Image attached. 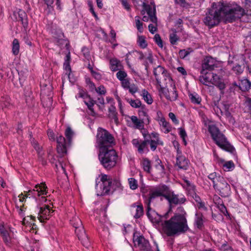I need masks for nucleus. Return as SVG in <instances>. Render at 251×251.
<instances>
[{
	"instance_id": "1",
	"label": "nucleus",
	"mask_w": 251,
	"mask_h": 251,
	"mask_svg": "<svg viewBox=\"0 0 251 251\" xmlns=\"http://www.w3.org/2000/svg\"><path fill=\"white\" fill-rule=\"evenodd\" d=\"M244 13V10L240 6L220 1L212 3L203 22L209 28H212L217 25L222 20L231 23L240 19Z\"/></svg>"
},
{
	"instance_id": "2",
	"label": "nucleus",
	"mask_w": 251,
	"mask_h": 251,
	"mask_svg": "<svg viewBox=\"0 0 251 251\" xmlns=\"http://www.w3.org/2000/svg\"><path fill=\"white\" fill-rule=\"evenodd\" d=\"M176 211L170 219L163 221L162 218L160 222L162 232L167 236L179 235L185 233L189 229L186 218L187 214L183 207H178Z\"/></svg>"
},
{
	"instance_id": "3",
	"label": "nucleus",
	"mask_w": 251,
	"mask_h": 251,
	"mask_svg": "<svg viewBox=\"0 0 251 251\" xmlns=\"http://www.w3.org/2000/svg\"><path fill=\"white\" fill-rule=\"evenodd\" d=\"M96 144L99 157H118L116 151L109 147L115 144L114 137L106 129L98 128Z\"/></svg>"
},
{
	"instance_id": "4",
	"label": "nucleus",
	"mask_w": 251,
	"mask_h": 251,
	"mask_svg": "<svg viewBox=\"0 0 251 251\" xmlns=\"http://www.w3.org/2000/svg\"><path fill=\"white\" fill-rule=\"evenodd\" d=\"M168 187L165 185H160L152 188L149 192V197H146L145 203L147 205V215L151 221L158 224L161 221L162 217L151 208V203L157 197L162 196L166 199Z\"/></svg>"
},
{
	"instance_id": "5",
	"label": "nucleus",
	"mask_w": 251,
	"mask_h": 251,
	"mask_svg": "<svg viewBox=\"0 0 251 251\" xmlns=\"http://www.w3.org/2000/svg\"><path fill=\"white\" fill-rule=\"evenodd\" d=\"M101 183L99 186L97 184L96 187L99 193L98 196H104L112 194L117 189L121 186L120 181L117 179H113L110 176L101 174L99 176Z\"/></svg>"
},
{
	"instance_id": "6",
	"label": "nucleus",
	"mask_w": 251,
	"mask_h": 251,
	"mask_svg": "<svg viewBox=\"0 0 251 251\" xmlns=\"http://www.w3.org/2000/svg\"><path fill=\"white\" fill-rule=\"evenodd\" d=\"M208 131L215 143L222 149L235 155V149L227 141L224 135L214 125L208 126Z\"/></svg>"
},
{
	"instance_id": "7",
	"label": "nucleus",
	"mask_w": 251,
	"mask_h": 251,
	"mask_svg": "<svg viewBox=\"0 0 251 251\" xmlns=\"http://www.w3.org/2000/svg\"><path fill=\"white\" fill-rule=\"evenodd\" d=\"M201 75L199 77L201 82L207 86H210L211 84L214 85L222 93H224V90L226 88V84L222 77L217 74L208 71H204V72L201 71Z\"/></svg>"
},
{
	"instance_id": "8",
	"label": "nucleus",
	"mask_w": 251,
	"mask_h": 251,
	"mask_svg": "<svg viewBox=\"0 0 251 251\" xmlns=\"http://www.w3.org/2000/svg\"><path fill=\"white\" fill-rule=\"evenodd\" d=\"M47 187L46 186L45 183H41L40 184H37L34 187L33 190H29L26 195H23V194H21L19 195L18 199L16 200V203L17 207L19 208V213L20 214H22L24 210L22 208V206L23 205H18V201L20 203H23L26 201V198H27L28 196H31L34 198L35 200H37L36 197H39L41 195H44L47 194L46 189ZM29 198L30 197H29Z\"/></svg>"
},
{
	"instance_id": "9",
	"label": "nucleus",
	"mask_w": 251,
	"mask_h": 251,
	"mask_svg": "<svg viewBox=\"0 0 251 251\" xmlns=\"http://www.w3.org/2000/svg\"><path fill=\"white\" fill-rule=\"evenodd\" d=\"M71 223L75 228V232L78 239L81 241L84 246L88 248L90 242L87 235L85 233L81 220L78 217L75 216L71 220Z\"/></svg>"
},
{
	"instance_id": "10",
	"label": "nucleus",
	"mask_w": 251,
	"mask_h": 251,
	"mask_svg": "<svg viewBox=\"0 0 251 251\" xmlns=\"http://www.w3.org/2000/svg\"><path fill=\"white\" fill-rule=\"evenodd\" d=\"M142 135L144 140H149L150 149L152 151H155L158 146L164 145V142L160 139L159 134L157 132H152L151 133L143 132Z\"/></svg>"
},
{
	"instance_id": "11",
	"label": "nucleus",
	"mask_w": 251,
	"mask_h": 251,
	"mask_svg": "<svg viewBox=\"0 0 251 251\" xmlns=\"http://www.w3.org/2000/svg\"><path fill=\"white\" fill-rule=\"evenodd\" d=\"M214 188L219 192L222 197H226L229 194L230 186L222 177H218V181L214 183Z\"/></svg>"
},
{
	"instance_id": "12",
	"label": "nucleus",
	"mask_w": 251,
	"mask_h": 251,
	"mask_svg": "<svg viewBox=\"0 0 251 251\" xmlns=\"http://www.w3.org/2000/svg\"><path fill=\"white\" fill-rule=\"evenodd\" d=\"M166 199L168 200L170 204L175 205L182 204L186 201V199L183 195L175 194L169 188L166 196Z\"/></svg>"
},
{
	"instance_id": "13",
	"label": "nucleus",
	"mask_w": 251,
	"mask_h": 251,
	"mask_svg": "<svg viewBox=\"0 0 251 251\" xmlns=\"http://www.w3.org/2000/svg\"><path fill=\"white\" fill-rule=\"evenodd\" d=\"M133 4L136 8H139L140 6L143 7V9L141 11L142 15H144L146 12L148 15L153 14V11L155 8V6L151 7L150 5L146 3V0H132Z\"/></svg>"
},
{
	"instance_id": "14",
	"label": "nucleus",
	"mask_w": 251,
	"mask_h": 251,
	"mask_svg": "<svg viewBox=\"0 0 251 251\" xmlns=\"http://www.w3.org/2000/svg\"><path fill=\"white\" fill-rule=\"evenodd\" d=\"M1 226L4 229L1 228V237L5 245L8 247H10L13 242V232L10 227H4L1 225Z\"/></svg>"
},
{
	"instance_id": "15",
	"label": "nucleus",
	"mask_w": 251,
	"mask_h": 251,
	"mask_svg": "<svg viewBox=\"0 0 251 251\" xmlns=\"http://www.w3.org/2000/svg\"><path fill=\"white\" fill-rule=\"evenodd\" d=\"M133 241L135 246L139 247L142 251H151L149 242L143 236H133Z\"/></svg>"
},
{
	"instance_id": "16",
	"label": "nucleus",
	"mask_w": 251,
	"mask_h": 251,
	"mask_svg": "<svg viewBox=\"0 0 251 251\" xmlns=\"http://www.w3.org/2000/svg\"><path fill=\"white\" fill-rule=\"evenodd\" d=\"M38 209V218L41 222L49 219L51 213L53 212V211L50 209V206L47 205H44Z\"/></svg>"
},
{
	"instance_id": "17",
	"label": "nucleus",
	"mask_w": 251,
	"mask_h": 251,
	"mask_svg": "<svg viewBox=\"0 0 251 251\" xmlns=\"http://www.w3.org/2000/svg\"><path fill=\"white\" fill-rule=\"evenodd\" d=\"M217 66L216 60L208 56L204 58L202 64V68L201 71L204 72V71L210 72L213 70Z\"/></svg>"
},
{
	"instance_id": "18",
	"label": "nucleus",
	"mask_w": 251,
	"mask_h": 251,
	"mask_svg": "<svg viewBox=\"0 0 251 251\" xmlns=\"http://www.w3.org/2000/svg\"><path fill=\"white\" fill-rule=\"evenodd\" d=\"M170 86L172 88V90H166L165 88L163 87V89L162 90L160 89V91L162 92L167 100L170 101H175L177 99L178 97L177 91L174 82H173V84L170 85Z\"/></svg>"
},
{
	"instance_id": "19",
	"label": "nucleus",
	"mask_w": 251,
	"mask_h": 251,
	"mask_svg": "<svg viewBox=\"0 0 251 251\" xmlns=\"http://www.w3.org/2000/svg\"><path fill=\"white\" fill-rule=\"evenodd\" d=\"M57 151L58 153L64 155L66 154V147L68 143L66 142L65 138L63 136H59L57 138Z\"/></svg>"
},
{
	"instance_id": "20",
	"label": "nucleus",
	"mask_w": 251,
	"mask_h": 251,
	"mask_svg": "<svg viewBox=\"0 0 251 251\" xmlns=\"http://www.w3.org/2000/svg\"><path fill=\"white\" fill-rule=\"evenodd\" d=\"M100 161L103 167L110 170L115 166L117 160L115 158H99Z\"/></svg>"
},
{
	"instance_id": "21",
	"label": "nucleus",
	"mask_w": 251,
	"mask_h": 251,
	"mask_svg": "<svg viewBox=\"0 0 251 251\" xmlns=\"http://www.w3.org/2000/svg\"><path fill=\"white\" fill-rule=\"evenodd\" d=\"M153 14L148 15L150 17V20L152 23L148 26L149 31L151 34H154L157 30V18L156 16V9H154Z\"/></svg>"
},
{
	"instance_id": "22",
	"label": "nucleus",
	"mask_w": 251,
	"mask_h": 251,
	"mask_svg": "<svg viewBox=\"0 0 251 251\" xmlns=\"http://www.w3.org/2000/svg\"><path fill=\"white\" fill-rule=\"evenodd\" d=\"M165 71H166V69L161 66H158L156 68H154L153 74L155 77L157 84L160 83V81L162 80V76H165V75H163Z\"/></svg>"
},
{
	"instance_id": "23",
	"label": "nucleus",
	"mask_w": 251,
	"mask_h": 251,
	"mask_svg": "<svg viewBox=\"0 0 251 251\" xmlns=\"http://www.w3.org/2000/svg\"><path fill=\"white\" fill-rule=\"evenodd\" d=\"M165 76H162V80L160 81V83L158 84V86L160 87V89H163V85H167V84L172 85L173 80L170 76L169 74L167 71L164 73Z\"/></svg>"
},
{
	"instance_id": "24",
	"label": "nucleus",
	"mask_w": 251,
	"mask_h": 251,
	"mask_svg": "<svg viewBox=\"0 0 251 251\" xmlns=\"http://www.w3.org/2000/svg\"><path fill=\"white\" fill-rule=\"evenodd\" d=\"M183 187L187 191L188 195L190 197L194 195L196 193L195 186L189 181L184 180V183L182 184Z\"/></svg>"
},
{
	"instance_id": "25",
	"label": "nucleus",
	"mask_w": 251,
	"mask_h": 251,
	"mask_svg": "<svg viewBox=\"0 0 251 251\" xmlns=\"http://www.w3.org/2000/svg\"><path fill=\"white\" fill-rule=\"evenodd\" d=\"M230 106V105L228 102L224 101L222 103V105L223 110L221 109V111L222 113H224L226 116L230 119V121H232V122L234 123V120L232 119L229 111Z\"/></svg>"
},
{
	"instance_id": "26",
	"label": "nucleus",
	"mask_w": 251,
	"mask_h": 251,
	"mask_svg": "<svg viewBox=\"0 0 251 251\" xmlns=\"http://www.w3.org/2000/svg\"><path fill=\"white\" fill-rule=\"evenodd\" d=\"M189 163L188 158H176V165L179 169L186 170Z\"/></svg>"
},
{
	"instance_id": "27",
	"label": "nucleus",
	"mask_w": 251,
	"mask_h": 251,
	"mask_svg": "<svg viewBox=\"0 0 251 251\" xmlns=\"http://www.w3.org/2000/svg\"><path fill=\"white\" fill-rule=\"evenodd\" d=\"M110 69L112 71L115 72L121 70L123 68L120 60L114 58L110 60Z\"/></svg>"
},
{
	"instance_id": "28",
	"label": "nucleus",
	"mask_w": 251,
	"mask_h": 251,
	"mask_svg": "<svg viewBox=\"0 0 251 251\" xmlns=\"http://www.w3.org/2000/svg\"><path fill=\"white\" fill-rule=\"evenodd\" d=\"M159 125L161 127V131L165 133H168L172 130L171 126L166 121L165 119H162Z\"/></svg>"
},
{
	"instance_id": "29",
	"label": "nucleus",
	"mask_w": 251,
	"mask_h": 251,
	"mask_svg": "<svg viewBox=\"0 0 251 251\" xmlns=\"http://www.w3.org/2000/svg\"><path fill=\"white\" fill-rule=\"evenodd\" d=\"M203 216L201 213H196L195 214V219L194 225L199 229L202 228L203 226Z\"/></svg>"
},
{
	"instance_id": "30",
	"label": "nucleus",
	"mask_w": 251,
	"mask_h": 251,
	"mask_svg": "<svg viewBox=\"0 0 251 251\" xmlns=\"http://www.w3.org/2000/svg\"><path fill=\"white\" fill-rule=\"evenodd\" d=\"M235 85L238 86L240 89L243 91L248 90L251 86V82L247 79H244L240 81L238 85L235 83Z\"/></svg>"
},
{
	"instance_id": "31",
	"label": "nucleus",
	"mask_w": 251,
	"mask_h": 251,
	"mask_svg": "<svg viewBox=\"0 0 251 251\" xmlns=\"http://www.w3.org/2000/svg\"><path fill=\"white\" fill-rule=\"evenodd\" d=\"M220 164L225 171H231L235 168V165L232 161H221Z\"/></svg>"
},
{
	"instance_id": "32",
	"label": "nucleus",
	"mask_w": 251,
	"mask_h": 251,
	"mask_svg": "<svg viewBox=\"0 0 251 251\" xmlns=\"http://www.w3.org/2000/svg\"><path fill=\"white\" fill-rule=\"evenodd\" d=\"M149 140H144L141 142L137 148L138 151L140 153H147L149 151L148 145H149Z\"/></svg>"
},
{
	"instance_id": "33",
	"label": "nucleus",
	"mask_w": 251,
	"mask_h": 251,
	"mask_svg": "<svg viewBox=\"0 0 251 251\" xmlns=\"http://www.w3.org/2000/svg\"><path fill=\"white\" fill-rule=\"evenodd\" d=\"M84 102L87 106L88 109L90 110L91 114L92 116H95L96 113L93 109V107L95 103V101L92 100L90 97L89 96L88 97H87L85 100H84Z\"/></svg>"
},
{
	"instance_id": "34",
	"label": "nucleus",
	"mask_w": 251,
	"mask_h": 251,
	"mask_svg": "<svg viewBox=\"0 0 251 251\" xmlns=\"http://www.w3.org/2000/svg\"><path fill=\"white\" fill-rule=\"evenodd\" d=\"M18 15L24 27L25 28H26L28 26V21L26 14L24 11L19 9L18 11Z\"/></svg>"
},
{
	"instance_id": "35",
	"label": "nucleus",
	"mask_w": 251,
	"mask_h": 251,
	"mask_svg": "<svg viewBox=\"0 0 251 251\" xmlns=\"http://www.w3.org/2000/svg\"><path fill=\"white\" fill-rule=\"evenodd\" d=\"M34 217L32 216H27L23 219V224L25 225H29V226H32V229H34L36 228V225L33 223Z\"/></svg>"
},
{
	"instance_id": "36",
	"label": "nucleus",
	"mask_w": 251,
	"mask_h": 251,
	"mask_svg": "<svg viewBox=\"0 0 251 251\" xmlns=\"http://www.w3.org/2000/svg\"><path fill=\"white\" fill-rule=\"evenodd\" d=\"M169 39L171 44L176 45L177 42L179 40V38L176 34V29H172L171 32L169 35Z\"/></svg>"
},
{
	"instance_id": "37",
	"label": "nucleus",
	"mask_w": 251,
	"mask_h": 251,
	"mask_svg": "<svg viewBox=\"0 0 251 251\" xmlns=\"http://www.w3.org/2000/svg\"><path fill=\"white\" fill-rule=\"evenodd\" d=\"M108 112L109 117L113 119L115 122H117L118 121V118L117 117L116 107L114 105H110V107L108 108Z\"/></svg>"
},
{
	"instance_id": "38",
	"label": "nucleus",
	"mask_w": 251,
	"mask_h": 251,
	"mask_svg": "<svg viewBox=\"0 0 251 251\" xmlns=\"http://www.w3.org/2000/svg\"><path fill=\"white\" fill-rule=\"evenodd\" d=\"M142 96L144 100L149 104H151L152 103L153 100L151 98V95L150 93L145 89H144L142 91Z\"/></svg>"
},
{
	"instance_id": "39",
	"label": "nucleus",
	"mask_w": 251,
	"mask_h": 251,
	"mask_svg": "<svg viewBox=\"0 0 251 251\" xmlns=\"http://www.w3.org/2000/svg\"><path fill=\"white\" fill-rule=\"evenodd\" d=\"M74 135V131L70 127H68L65 132V135L68 140V145H70L72 141V138Z\"/></svg>"
},
{
	"instance_id": "40",
	"label": "nucleus",
	"mask_w": 251,
	"mask_h": 251,
	"mask_svg": "<svg viewBox=\"0 0 251 251\" xmlns=\"http://www.w3.org/2000/svg\"><path fill=\"white\" fill-rule=\"evenodd\" d=\"M130 119L136 128L139 129L143 127V122L138 119L136 116H132Z\"/></svg>"
},
{
	"instance_id": "41",
	"label": "nucleus",
	"mask_w": 251,
	"mask_h": 251,
	"mask_svg": "<svg viewBox=\"0 0 251 251\" xmlns=\"http://www.w3.org/2000/svg\"><path fill=\"white\" fill-rule=\"evenodd\" d=\"M135 27H136L138 31L142 33L144 30L143 24L141 21L140 17L139 16H136L135 17Z\"/></svg>"
},
{
	"instance_id": "42",
	"label": "nucleus",
	"mask_w": 251,
	"mask_h": 251,
	"mask_svg": "<svg viewBox=\"0 0 251 251\" xmlns=\"http://www.w3.org/2000/svg\"><path fill=\"white\" fill-rule=\"evenodd\" d=\"M189 99L192 102L196 104H200L201 99V97L196 93L190 94L189 95Z\"/></svg>"
},
{
	"instance_id": "43",
	"label": "nucleus",
	"mask_w": 251,
	"mask_h": 251,
	"mask_svg": "<svg viewBox=\"0 0 251 251\" xmlns=\"http://www.w3.org/2000/svg\"><path fill=\"white\" fill-rule=\"evenodd\" d=\"M126 100L127 101V102L130 104L131 106H132L133 108H139L141 105V102L139 100H132L130 99H127V98H126Z\"/></svg>"
},
{
	"instance_id": "44",
	"label": "nucleus",
	"mask_w": 251,
	"mask_h": 251,
	"mask_svg": "<svg viewBox=\"0 0 251 251\" xmlns=\"http://www.w3.org/2000/svg\"><path fill=\"white\" fill-rule=\"evenodd\" d=\"M20 45L18 40L14 39L12 43V52L14 55H17L19 52Z\"/></svg>"
},
{
	"instance_id": "45",
	"label": "nucleus",
	"mask_w": 251,
	"mask_h": 251,
	"mask_svg": "<svg viewBox=\"0 0 251 251\" xmlns=\"http://www.w3.org/2000/svg\"><path fill=\"white\" fill-rule=\"evenodd\" d=\"M142 165L144 171L149 173L151 168V161L148 158H145L143 160Z\"/></svg>"
},
{
	"instance_id": "46",
	"label": "nucleus",
	"mask_w": 251,
	"mask_h": 251,
	"mask_svg": "<svg viewBox=\"0 0 251 251\" xmlns=\"http://www.w3.org/2000/svg\"><path fill=\"white\" fill-rule=\"evenodd\" d=\"M71 60V56H70V52H69L66 55L65 58V61L63 64V67L65 70L70 71L71 70V67L70 65Z\"/></svg>"
},
{
	"instance_id": "47",
	"label": "nucleus",
	"mask_w": 251,
	"mask_h": 251,
	"mask_svg": "<svg viewBox=\"0 0 251 251\" xmlns=\"http://www.w3.org/2000/svg\"><path fill=\"white\" fill-rule=\"evenodd\" d=\"M127 76V73L123 70H120L116 74V76L117 78L120 80L121 82L123 81V80H125L126 79V77Z\"/></svg>"
},
{
	"instance_id": "48",
	"label": "nucleus",
	"mask_w": 251,
	"mask_h": 251,
	"mask_svg": "<svg viewBox=\"0 0 251 251\" xmlns=\"http://www.w3.org/2000/svg\"><path fill=\"white\" fill-rule=\"evenodd\" d=\"M143 207L142 205L136 206V213L134 215V217L136 219L139 218L143 215Z\"/></svg>"
},
{
	"instance_id": "49",
	"label": "nucleus",
	"mask_w": 251,
	"mask_h": 251,
	"mask_svg": "<svg viewBox=\"0 0 251 251\" xmlns=\"http://www.w3.org/2000/svg\"><path fill=\"white\" fill-rule=\"evenodd\" d=\"M129 187L132 190H135L138 187L137 181L134 178L131 177L128 179Z\"/></svg>"
},
{
	"instance_id": "50",
	"label": "nucleus",
	"mask_w": 251,
	"mask_h": 251,
	"mask_svg": "<svg viewBox=\"0 0 251 251\" xmlns=\"http://www.w3.org/2000/svg\"><path fill=\"white\" fill-rule=\"evenodd\" d=\"M138 45L142 48L144 49L147 46L145 38L143 36H139L137 41Z\"/></svg>"
},
{
	"instance_id": "51",
	"label": "nucleus",
	"mask_w": 251,
	"mask_h": 251,
	"mask_svg": "<svg viewBox=\"0 0 251 251\" xmlns=\"http://www.w3.org/2000/svg\"><path fill=\"white\" fill-rule=\"evenodd\" d=\"M192 51V50L190 48L188 49V50H181L179 51V57L183 59L189 55Z\"/></svg>"
},
{
	"instance_id": "52",
	"label": "nucleus",
	"mask_w": 251,
	"mask_h": 251,
	"mask_svg": "<svg viewBox=\"0 0 251 251\" xmlns=\"http://www.w3.org/2000/svg\"><path fill=\"white\" fill-rule=\"evenodd\" d=\"M125 89L128 90L129 92L134 95L138 91L137 86L134 83L130 84L129 86L126 88Z\"/></svg>"
},
{
	"instance_id": "53",
	"label": "nucleus",
	"mask_w": 251,
	"mask_h": 251,
	"mask_svg": "<svg viewBox=\"0 0 251 251\" xmlns=\"http://www.w3.org/2000/svg\"><path fill=\"white\" fill-rule=\"evenodd\" d=\"M8 106H10V98L6 97L1 99V107L3 108L8 107Z\"/></svg>"
},
{
	"instance_id": "54",
	"label": "nucleus",
	"mask_w": 251,
	"mask_h": 251,
	"mask_svg": "<svg viewBox=\"0 0 251 251\" xmlns=\"http://www.w3.org/2000/svg\"><path fill=\"white\" fill-rule=\"evenodd\" d=\"M96 92L100 95H105L106 93L105 88L103 85H100L98 88H94Z\"/></svg>"
},
{
	"instance_id": "55",
	"label": "nucleus",
	"mask_w": 251,
	"mask_h": 251,
	"mask_svg": "<svg viewBox=\"0 0 251 251\" xmlns=\"http://www.w3.org/2000/svg\"><path fill=\"white\" fill-rule=\"evenodd\" d=\"M155 166L159 171H160L161 173H164V167L161 164V161L158 158L155 160Z\"/></svg>"
},
{
	"instance_id": "56",
	"label": "nucleus",
	"mask_w": 251,
	"mask_h": 251,
	"mask_svg": "<svg viewBox=\"0 0 251 251\" xmlns=\"http://www.w3.org/2000/svg\"><path fill=\"white\" fill-rule=\"evenodd\" d=\"M178 130L179 131V135L181 137V138L182 139L185 145H186L187 144L186 141L185 140V138L187 137L186 132L185 129L183 128H179L178 129Z\"/></svg>"
},
{
	"instance_id": "57",
	"label": "nucleus",
	"mask_w": 251,
	"mask_h": 251,
	"mask_svg": "<svg viewBox=\"0 0 251 251\" xmlns=\"http://www.w3.org/2000/svg\"><path fill=\"white\" fill-rule=\"evenodd\" d=\"M220 249L223 251H233L231 247L226 241L222 244Z\"/></svg>"
},
{
	"instance_id": "58",
	"label": "nucleus",
	"mask_w": 251,
	"mask_h": 251,
	"mask_svg": "<svg viewBox=\"0 0 251 251\" xmlns=\"http://www.w3.org/2000/svg\"><path fill=\"white\" fill-rule=\"evenodd\" d=\"M154 39L155 40V43L157 44V45L160 47H163V43L162 39L161 38L160 36L158 34H156L154 35Z\"/></svg>"
},
{
	"instance_id": "59",
	"label": "nucleus",
	"mask_w": 251,
	"mask_h": 251,
	"mask_svg": "<svg viewBox=\"0 0 251 251\" xmlns=\"http://www.w3.org/2000/svg\"><path fill=\"white\" fill-rule=\"evenodd\" d=\"M123 7L127 11L131 10L130 5L129 4L127 0H120Z\"/></svg>"
},
{
	"instance_id": "60",
	"label": "nucleus",
	"mask_w": 251,
	"mask_h": 251,
	"mask_svg": "<svg viewBox=\"0 0 251 251\" xmlns=\"http://www.w3.org/2000/svg\"><path fill=\"white\" fill-rule=\"evenodd\" d=\"M63 158H60V159L58 160V163H56L55 164V166L56 168H58V167H60L62 168V169L63 170L64 173L66 175V176H67V173L65 170V166L63 164V163H62Z\"/></svg>"
},
{
	"instance_id": "61",
	"label": "nucleus",
	"mask_w": 251,
	"mask_h": 251,
	"mask_svg": "<svg viewBox=\"0 0 251 251\" xmlns=\"http://www.w3.org/2000/svg\"><path fill=\"white\" fill-rule=\"evenodd\" d=\"M208 178L211 179L213 182V187L214 186V183H216L218 181V177L217 176L216 173L210 174L208 176Z\"/></svg>"
},
{
	"instance_id": "62",
	"label": "nucleus",
	"mask_w": 251,
	"mask_h": 251,
	"mask_svg": "<svg viewBox=\"0 0 251 251\" xmlns=\"http://www.w3.org/2000/svg\"><path fill=\"white\" fill-rule=\"evenodd\" d=\"M97 104L99 106L100 109H102V108L104 107V100L103 98H98L97 99Z\"/></svg>"
},
{
	"instance_id": "63",
	"label": "nucleus",
	"mask_w": 251,
	"mask_h": 251,
	"mask_svg": "<svg viewBox=\"0 0 251 251\" xmlns=\"http://www.w3.org/2000/svg\"><path fill=\"white\" fill-rule=\"evenodd\" d=\"M232 69L236 74H241L243 71V68L239 65H235L233 67Z\"/></svg>"
},
{
	"instance_id": "64",
	"label": "nucleus",
	"mask_w": 251,
	"mask_h": 251,
	"mask_svg": "<svg viewBox=\"0 0 251 251\" xmlns=\"http://www.w3.org/2000/svg\"><path fill=\"white\" fill-rule=\"evenodd\" d=\"M218 208L220 211L225 215L226 216L228 214L226 208L223 203L220 204L218 205Z\"/></svg>"
}]
</instances>
